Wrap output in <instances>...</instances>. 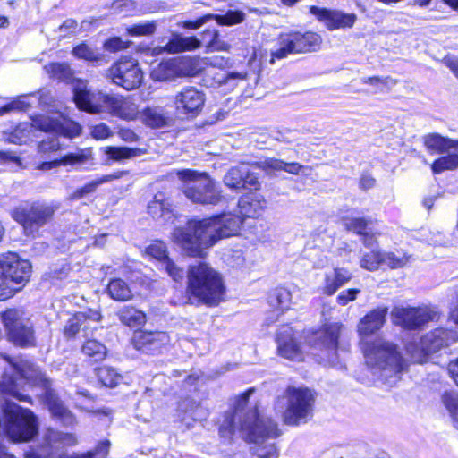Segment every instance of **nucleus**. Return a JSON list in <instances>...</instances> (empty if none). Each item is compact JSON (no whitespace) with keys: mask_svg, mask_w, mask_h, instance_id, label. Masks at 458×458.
<instances>
[{"mask_svg":"<svg viewBox=\"0 0 458 458\" xmlns=\"http://www.w3.org/2000/svg\"><path fill=\"white\" fill-rule=\"evenodd\" d=\"M322 42L320 35L312 31H291L280 35V47L271 54L269 63L275 57L284 58L290 54L310 53L319 49Z\"/></svg>","mask_w":458,"mask_h":458,"instance_id":"13","label":"nucleus"},{"mask_svg":"<svg viewBox=\"0 0 458 458\" xmlns=\"http://www.w3.org/2000/svg\"><path fill=\"white\" fill-rule=\"evenodd\" d=\"M368 225V221L364 218H349L345 219L344 226L349 231H353L354 233L362 235L366 233Z\"/></svg>","mask_w":458,"mask_h":458,"instance_id":"52","label":"nucleus"},{"mask_svg":"<svg viewBox=\"0 0 458 458\" xmlns=\"http://www.w3.org/2000/svg\"><path fill=\"white\" fill-rule=\"evenodd\" d=\"M82 352L94 361L103 360L106 356V348L95 339L87 340L81 347Z\"/></svg>","mask_w":458,"mask_h":458,"instance_id":"39","label":"nucleus"},{"mask_svg":"<svg viewBox=\"0 0 458 458\" xmlns=\"http://www.w3.org/2000/svg\"><path fill=\"white\" fill-rule=\"evenodd\" d=\"M189 302L217 306L225 300V286L221 276L206 263L189 267L187 288Z\"/></svg>","mask_w":458,"mask_h":458,"instance_id":"5","label":"nucleus"},{"mask_svg":"<svg viewBox=\"0 0 458 458\" xmlns=\"http://www.w3.org/2000/svg\"><path fill=\"white\" fill-rule=\"evenodd\" d=\"M342 285L336 281V276L334 272L327 273L325 275V284L323 286V293L327 295H333Z\"/></svg>","mask_w":458,"mask_h":458,"instance_id":"55","label":"nucleus"},{"mask_svg":"<svg viewBox=\"0 0 458 458\" xmlns=\"http://www.w3.org/2000/svg\"><path fill=\"white\" fill-rule=\"evenodd\" d=\"M360 290L358 288L347 289L342 291L337 296V302L343 306L346 305L349 301H354Z\"/></svg>","mask_w":458,"mask_h":458,"instance_id":"57","label":"nucleus"},{"mask_svg":"<svg viewBox=\"0 0 458 458\" xmlns=\"http://www.w3.org/2000/svg\"><path fill=\"white\" fill-rule=\"evenodd\" d=\"M73 100L79 109L93 114L107 112L122 120L132 121L140 114L139 106L131 98L103 91L90 92L81 81L73 87Z\"/></svg>","mask_w":458,"mask_h":458,"instance_id":"3","label":"nucleus"},{"mask_svg":"<svg viewBox=\"0 0 458 458\" xmlns=\"http://www.w3.org/2000/svg\"><path fill=\"white\" fill-rule=\"evenodd\" d=\"M101 318V314L98 310H89L84 312L74 314L64 327V335L67 337H74L77 334L82 333L84 338L93 335L92 322H98Z\"/></svg>","mask_w":458,"mask_h":458,"instance_id":"21","label":"nucleus"},{"mask_svg":"<svg viewBox=\"0 0 458 458\" xmlns=\"http://www.w3.org/2000/svg\"><path fill=\"white\" fill-rule=\"evenodd\" d=\"M213 20L217 24L224 26H232L241 23L245 19V13L242 11L229 10L224 15L213 14Z\"/></svg>","mask_w":458,"mask_h":458,"instance_id":"45","label":"nucleus"},{"mask_svg":"<svg viewBox=\"0 0 458 458\" xmlns=\"http://www.w3.org/2000/svg\"><path fill=\"white\" fill-rule=\"evenodd\" d=\"M391 316L395 325L406 329L417 330L423 328L428 322L438 321L441 311L437 307L431 305L396 306L393 308Z\"/></svg>","mask_w":458,"mask_h":458,"instance_id":"14","label":"nucleus"},{"mask_svg":"<svg viewBox=\"0 0 458 458\" xmlns=\"http://www.w3.org/2000/svg\"><path fill=\"white\" fill-rule=\"evenodd\" d=\"M147 252L152 258L159 260L161 266L163 265V261H165V259H169L167 256L166 246L162 242H157L151 244L147 249Z\"/></svg>","mask_w":458,"mask_h":458,"instance_id":"51","label":"nucleus"},{"mask_svg":"<svg viewBox=\"0 0 458 458\" xmlns=\"http://www.w3.org/2000/svg\"><path fill=\"white\" fill-rule=\"evenodd\" d=\"M170 336L164 331H135L131 343L135 349L148 354L156 355L167 349Z\"/></svg>","mask_w":458,"mask_h":458,"instance_id":"18","label":"nucleus"},{"mask_svg":"<svg viewBox=\"0 0 458 458\" xmlns=\"http://www.w3.org/2000/svg\"><path fill=\"white\" fill-rule=\"evenodd\" d=\"M90 135L99 140L112 137L114 132L107 124L101 123L91 127Z\"/></svg>","mask_w":458,"mask_h":458,"instance_id":"54","label":"nucleus"},{"mask_svg":"<svg viewBox=\"0 0 458 458\" xmlns=\"http://www.w3.org/2000/svg\"><path fill=\"white\" fill-rule=\"evenodd\" d=\"M174 60L178 77H192L203 69L202 60L198 57H182Z\"/></svg>","mask_w":458,"mask_h":458,"instance_id":"31","label":"nucleus"},{"mask_svg":"<svg viewBox=\"0 0 458 458\" xmlns=\"http://www.w3.org/2000/svg\"><path fill=\"white\" fill-rule=\"evenodd\" d=\"M363 352L366 365L377 380L389 386L400 380L406 364L394 344L378 338L367 343Z\"/></svg>","mask_w":458,"mask_h":458,"instance_id":"4","label":"nucleus"},{"mask_svg":"<svg viewBox=\"0 0 458 458\" xmlns=\"http://www.w3.org/2000/svg\"><path fill=\"white\" fill-rule=\"evenodd\" d=\"M107 292L110 297L115 301H124L132 298V293L127 283L120 278L109 282Z\"/></svg>","mask_w":458,"mask_h":458,"instance_id":"36","label":"nucleus"},{"mask_svg":"<svg viewBox=\"0 0 458 458\" xmlns=\"http://www.w3.org/2000/svg\"><path fill=\"white\" fill-rule=\"evenodd\" d=\"M258 177L250 174L245 165L231 168L224 177L225 184L233 190L247 188V185H255Z\"/></svg>","mask_w":458,"mask_h":458,"instance_id":"28","label":"nucleus"},{"mask_svg":"<svg viewBox=\"0 0 458 458\" xmlns=\"http://www.w3.org/2000/svg\"><path fill=\"white\" fill-rule=\"evenodd\" d=\"M202 60V65L207 64L212 67L223 69L227 65L228 60L222 56L206 57Z\"/></svg>","mask_w":458,"mask_h":458,"instance_id":"61","label":"nucleus"},{"mask_svg":"<svg viewBox=\"0 0 458 458\" xmlns=\"http://www.w3.org/2000/svg\"><path fill=\"white\" fill-rule=\"evenodd\" d=\"M42 448L40 450H30L24 454L25 458H106L109 453L110 442L104 440L90 451L69 454L62 452L56 454L54 450L64 447L75 446L78 439L72 433H64L53 428H47L42 436Z\"/></svg>","mask_w":458,"mask_h":458,"instance_id":"6","label":"nucleus"},{"mask_svg":"<svg viewBox=\"0 0 458 458\" xmlns=\"http://www.w3.org/2000/svg\"><path fill=\"white\" fill-rule=\"evenodd\" d=\"M106 75L114 84L126 90L138 89L143 81L141 69L138 63L131 58L120 59L106 71Z\"/></svg>","mask_w":458,"mask_h":458,"instance_id":"17","label":"nucleus"},{"mask_svg":"<svg viewBox=\"0 0 458 458\" xmlns=\"http://www.w3.org/2000/svg\"><path fill=\"white\" fill-rule=\"evenodd\" d=\"M4 416L5 433L13 442H29L38 435V419L30 410L7 403Z\"/></svg>","mask_w":458,"mask_h":458,"instance_id":"8","label":"nucleus"},{"mask_svg":"<svg viewBox=\"0 0 458 458\" xmlns=\"http://www.w3.org/2000/svg\"><path fill=\"white\" fill-rule=\"evenodd\" d=\"M259 458H277V451L275 443L265 442L268 440H275L277 438L281 432L278 428L277 423L267 417H259Z\"/></svg>","mask_w":458,"mask_h":458,"instance_id":"22","label":"nucleus"},{"mask_svg":"<svg viewBox=\"0 0 458 458\" xmlns=\"http://www.w3.org/2000/svg\"><path fill=\"white\" fill-rule=\"evenodd\" d=\"M277 351L280 356L290 360H302V352L293 338L290 327H283L276 336Z\"/></svg>","mask_w":458,"mask_h":458,"instance_id":"25","label":"nucleus"},{"mask_svg":"<svg viewBox=\"0 0 458 458\" xmlns=\"http://www.w3.org/2000/svg\"><path fill=\"white\" fill-rule=\"evenodd\" d=\"M128 47V42L122 40L119 37H114L104 43V48L109 52H117Z\"/></svg>","mask_w":458,"mask_h":458,"instance_id":"56","label":"nucleus"},{"mask_svg":"<svg viewBox=\"0 0 458 458\" xmlns=\"http://www.w3.org/2000/svg\"><path fill=\"white\" fill-rule=\"evenodd\" d=\"M61 148V144L58 139L55 136L48 137L40 141L38 149V153L42 155H49L52 152H56Z\"/></svg>","mask_w":458,"mask_h":458,"instance_id":"50","label":"nucleus"},{"mask_svg":"<svg viewBox=\"0 0 458 458\" xmlns=\"http://www.w3.org/2000/svg\"><path fill=\"white\" fill-rule=\"evenodd\" d=\"M98 377L105 386L114 387L121 380V376L110 367H102L98 369Z\"/></svg>","mask_w":458,"mask_h":458,"instance_id":"46","label":"nucleus"},{"mask_svg":"<svg viewBox=\"0 0 458 458\" xmlns=\"http://www.w3.org/2000/svg\"><path fill=\"white\" fill-rule=\"evenodd\" d=\"M91 156L89 149H80L76 152L69 153L61 159H55L48 162H42L37 168L39 170H50L61 165H82L85 164Z\"/></svg>","mask_w":458,"mask_h":458,"instance_id":"30","label":"nucleus"},{"mask_svg":"<svg viewBox=\"0 0 458 458\" xmlns=\"http://www.w3.org/2000/svg\"><path fill=\"white\" fill-rule=\"evenodd\" d=\"M443 403L452 419L458 424V394L446 393L443 395Z\"/></svg>","mask_w":458,"mask_h":458,"instance_id":"49","label":"nucleus"},{"mask_svg":"<svg viewBox=\"0 0 458 458\" xmlns=\"http://www.w3.org/2000/svg\"><path fill=\"white\" fill-rule=\"evenodd\" d=\"M444 156L437 159L431 165L432 171L436 174L442 173L445 170H454L458 167V150L447 149Z\"/></svg>","mask_w":458,"mask_h":458,"instance_id":"37","label":"nucleus"},{"mask_svg":"<svg viewBox=\"0 0 458 458\" xmlns=\"http://www.w3.org/2000/svg\"><path fill=\"white\" fill-rule=\"evenodd\" d=\"M151 77L155 81H164L178 77L175 70L174 60H168L160 63L151 72Z\"/></svg>","mask_w":458,"mask_h":458,"instance_id":"38","label":"nucleus"},{"mask_svg":"<svg viewBox=\"0 0 458 458\" xmlns=\"http://www.w3.org/2000/svg\"><path fill=\"white\" fill-rule=\"evenodd\" d=\"M72 54L80 58L89 62H94L98 64L106 63V57L103 54L94 50L88 45L82 43L75 47L72 50Z\"/></svg>","mask_w":458,"mask_h":458,"instance_id":"41","label":"nucleus"},{"mask_svg":"<svg viewBox=\"0 0 458 458\" xmlns=\"http://www.w3.org/2000/svg\"><path fill=\"white\" fill-rule=\"evenodd\" d=\"M161 267L167 272L169 276H171L174 281H180L184 276L183 269L179 267L170 259H165V261H163V265Z\"/></svg>","mask_w":458,"mask_h":458,"instance_id":"53","label":"nucleus"},{"mask_svg":"<svg viewBox=\"0 0 458 458\" xmlns=\"http://www.w3.org/2000/svg\"><path fill=\"white\" fill-rule=\"evenodd\" d=\"M36 125L42 131L55 132L67 138H74L81 134V126L75 122L42 116L36 122Z\"/></svg>","mask_w":458,"mask_h":458,"instance_id":"24","label":"nucleus"},{"mask_svg":"<svg viewBox=\"0 0 458 458\" xmlns=\"http://www.w3.org/2000/svg\"><path fill=\"white\" fill-rule=\"evenodd\" d=\"M213 13L205 14L196 21H187L182 23V27L188 30H197L213 20Z\"/></svg>","mask_w":458,"mask_h":458,"instance_id":"58","label":"nucleus"},{"mask_svg":"<svg viewBox=\"0 0 458 458\" xmlns=\"http://www.w3.org/2000/svg\"><path fill=\"white\" fill-rule=\"evenodd\" d=\"M449 319L458 325V287L454 291V296L449 310Z\"/></svg>","mask_w":458,"mask_h":458,"instance_id":"64","label":"nucleus"},{"mask_svg":"<svg viewBox=\"0 0 458 458\" xmlns=\"http://www.w3.org/2000/svg\"><path fill=\"white\" fill-rule=\"evenodd\" d=\"M31 264L16 253H8L0 260V300H6L21 291L29 282Z\"/></svg>","mask_w":458,"mask_h":458,"instance_id":"7","label":"nucleus"},{"mask_svg":"<svg viewBox=\"0 0 458 458\" xmlns=\"http://www.w3.org/2000/svg\"><path fill=\"white\" fill-rule=\"evenodd\" d=\"M3 358L10 363V368L5 370L0 381V394L21 402L31 403L30 397L21 391L23 388L22 385L26 383L38 386L44 391L41 395L51 414L64 424L73 422L71 411L51 389L50 380L38 367L28 360L14 362L9 356L3 355Z\"/></svg>","mask_w":458,"mask_h":458,"instance_id":"1","label":"nucleus"},{"mask_svg":"<svg viewBox=\"0 0 458 458\" xmlns=\"http://www.w3.org/2000/svg\"><path fill=\"white\" fill-rule=\"evenodd\" d=\"M255 389L250 388L247 392L237 396L233 403V415L232 416L229 426L234 428L236 425L242 434V438L247 442L256 443L258 440L257 421H258V405L255 403L250 410L246 411L250 395L254 394Z\"/></svg>","mask_w":458,"mask_h":458,"instance_id":"12","label":"nucleus"},{"mask_svg":"<svg viewBox=\"0 0 458 458\" xmlns=\"http://www.w3.org/2000/svg\"><path fill=\"white\" fill-rule=\"evenodd\" d=\"M119 320L129 327H137L146 323V315L143 311L132 307L123 306L118 312Z\"/></svg>","mask_w":458,"mask_h":458,"instance_id":"32","label":"nucleus"},{"mask_svg":"<svg viewBox=\"0 0 458 458\" xmlns=\"http://www.w3.org/2000/svg\"><path fill=\"white\" fill-rule=\"evenodd\" d=\"M244 223L236 216L225 214L190 220L184 226L176 227L172 238L189 256L202 257L204 250L219 240L236 235Z\"/></svg>","mask_w":458,"mask_h":458,"instance_id":"2","label":"nucleus"},{"mask_svg":"<svg viewBox=\"0 0 458 458\" xmlns=\"http://www.w3.org/2000/svg\"><path fill=\"white\" fill-rule=\"evenodd\" d=\"M284 167V161L276 158H266L264 161L259 162V168L264 170L271 169L276 171H282Z\"/></svg>","mask_w":458,"mask_h":458,"instance_id":"59","label":"nucleus"},{"mask_svg":"<svg viewBox=\"0 0 458 458\" xmlns=\"http://www.w3.org/2000/svg\"><path fill=\"white\" fill-rule=\"evenodd\" d=\"M47 72L54 79L67 81L72 78V71L65 63H52L45 66Z\"/></svg>","mask_w":458,"mask_h":458,"instance_id":"42","label":"nucleus"},{"mask_svg":"<svg viewBox=\"0 0 458 458\" xmlns=\"http://www.w3.org/2000/svg\"><path fill=\"white\" fill-rule=\"evenodd\" d=\"M383 253L377 249L369 252H363L360 260L362 268L369 271L377 270L380 264H383Z\"/></svg>","mask_w":458,"mask_h":458,"instance_id":"43","label":"nucleus"},{"mask_svg":"<svg viewBox=\"0 0 458 458\" xmlns=\"http://www.w3.org/2000/svg\"><path fill=\"white\" fill-rule=\"evenodd\" d=\"M457 340V331L444 327H437L427 333L420 339V350L414 351L413 346L409 345L407 347V351L411 352L415 362L422 363L428 355L437 352L444 347L449 346Z\"/></svg>","mask_w":458,"mask_h":458,"instance_id":"15","label":"nucleus"},{"mask_svg":"<svg viewBox=\"0 0 458 458\" xmlns=\"http://www.w3.org/2000/svg\"><path fill=\"white\" fill-rule=\"evenodd\" d=\"M157 26V21H148L127 27L126 32L131 37H148L156 32Z\"/></svg>","mask_w":458,"mask_h":458,"instance_id":"44","label":"nucleus"},{"mask_svg":"<svg viewBox=\"0 0 458 458\" xmlns=\"http://www.w3.org/2000/svg\"><path fill=\"white\" fill-rule=\"evenodd\" d=\"M278 402H285L283 420L286 425L297 426L306 423L312 417L315 397L308 388L289 387L285 396Z\"/></svg>","mask_w":458,"mask_h":458,"instance_id":"11","label":"nucleus"},{"mask_svg":"<svg viewBox=\"0 0 458 458\" xmlns=\"http://www.w3.org/2000/svg\"><path fill=\"white\" fill-rule=\"evenodd\" d=\"M201 42L205 43L208 52H229L231 45L220 38L217 30L208 29L201 33Z\"/></svg>","mask_w":458,"mask_h":458,"instance_id":"33","label":"nucleus"},{"mask_svg":"<svg viewBox=\"0 0 458 458\" xmlns=\"http://www.w3.org/2000/svg\"><path fill=\"white\" fill-rule=\"evenodd\" d=\"M176 110L183 114H198L205 102L204 94L195 87H184L174 98Z\"/></svg>","mask_w":458,"mask_h":458,"instance_id":"23","label":"nucleus"},{"mask_svg":"<svg viewBox=\"0 0 458 458\" xmlns=\"http://www.w3.org/2000/svg\"><path fill=\"white\" fill-rule=\"evenodd\" d=\"M148 214L161 223H169L174 220V213L170 200L165 193L157 192L148 205Z\"/></svg>","mask_w":458,"mask_h":458,"instance_id":"27","label":"nucleus"},{"mask_svg":"<svg viewBox=\"0 0 458 458\" xmlns=\"http://www.w3.org/2000/svg\"><path fill=\"white\" fill-rule=\"evenodd\" d=\"M387 313L386 307H377L365 315L358 324L360 335L368 336L379 330L386 322Z\"/></svg>","mask_w":458,"mask_h":458,"instance_id":"26","label":"nucleus"},{"mask_svg":"<svg viewBox=\"0 0 458 458\" xmlns=\"http://www.w3.org/2000/svg\"><path fill=\"white\" fill-rule=\"evenodd\" d=\"M333 272L336 276V281H338L342 286L348 283L352 277V273L344 267H335Z\"/></svg>","mask_w":458,"mask_h":458,"instance_id":"62","label":"nucleus"},{"mask_svg":"<svg viewBox=\"0 0 458 458\" xmlns=\"http://www.w3.org/2000/svg\"><path fill=\"white\" fill-rule=\"evenodd\" d=\"M117 134L125 142L132 143L139 140V136L129 128H120Z\"/></svg>","mask_w":458,"mask_h":458,"instance_id":"63","label":"nucleus"},{"mask_svg":"<svg viewBox=\"0 0 458 458\" xmlns=\"http://www.w3.org/2000/svg\"><path fill=\"white\" fill-rule=\"evenodd\" d=\"M202 46L200 39L196 37H184L179 34H175L172 38L162 47L155 48L154 51L157 53L168 52V53H180L183 51H192L199 48Z\"/></svg>","mask_w":458,"mask_h":458,"instance_id":"29","label":"nucleus"},{"mask_svg":"<svg viewBox=\"0 0 458 458\" xmlns=\"http://www.w3.org/2000/svg\"><path fill=\"white\" fill-rule=\"evenodd\" d=\"M146 124L153 128H159L165 124V118L162 113L156 108H147L144 113Z\"/></svg>","mask_w":458,"mask_h":458,"instance_id":"48","label":"nucleus"},{"mask_svg":"<svg viewBox=\"0 0 458 458\" xmlns=\"http://www.w3.org/2000/svg\"><path fill=\"white\" fill-rule=\"evenodd\" d=\"M425 146L431 150L445 153L447 149L458 150V140L444 138L439 134H429L424 139Z\"/></svg>","mask_w":458,"mask_h":458,"instance_id":"34","label":"nucleus"},{"mask_svg":"<svg viewBox=\"0 0 458 458\" xmlns=\"http://www.w3.org/2000/svg\"><path fill=\"white\" fill-rule=\"evenodd\" d=\"M383 263L390 268H399L405 266L409 261V256L402 251L383 253Z\"/></svg>","mask_w":458,"mask_h":458,"instance_id":"47","label":"nucleus"},{"mask_svg":"<svg viewBox=\"0 0 458 458\" xmlns=\"http://www.w3.org/2000/svg\"><path fill=\"white\" fill-rule=\"evenodd\" d=\"M58 208L55 203L38 200L28 207L15 208L11 216L22 226L27 236L35 238L39 229L53 219Z\"/></svg>","mask_w":458,"mask_h":458,"instance_id":"9","label":"nucleus"},{"mask_svg":"<svg viewBox=\"0 0 458 458\" xmlns=\"http://www.w3.org/2000/svg\"><path fill=\"white\" fill-rule=\"evenodd\" d=\"M177 175L183 182L182 190L185 196L192 202L215 205L220 201V192L206 174L184 169L178 171Z\"/></svg>","mask_w":458,"mask_h":458,"instance_id":"10","label":"nucleus"},{"mask_svg":"<svg viewBox=\"0 0 458 458\" xmlns=\"http://www.w3.org/2000/svg\"><path fill=\"white\" fill-rule=\"evenodd\" d=\"M2 322L8 338L19 346L34 344V332L30 321L24 318V312L17 309H9L1 314Z\"/></svg>","mask_w":458,"mask_h":458,"instance_id":"16","label":"nucleus"},{"mask_svg":"<svg viewBox=\"0 0 458 458\" xmlns=\"http://www.w3.org/2000/svg\"><path fill=\"white\" fill-rule=\"evenodd\" d=\"M105 153L110 160L121 162L139 157L144 154L145 151L140 148L108 146L105 148Z\"/></svg>","mask_w":458,"mask_h":458,"instance_id":"35","label":"nucleus"},{"mask_svg":"<svg viewBox=\"0 0 458 458\" xmlns=\"http://www.w3.org/2000/svg\"><path fill=\"white\" fill-rule=\"evenodd\" d=\"M340 329L339 324L333 323L325 326L316 335L315 345L322 352L318 355L330 365H335L338 362L337 345Z\"/></svg>","mask_w":458,"mask_h":458,"instance_id":"19","label":"nucleus"},{"mask_svg":"<svg viewBox=\"0 0 458 458\" xmlns=\"http://www.w3.org/2000/svg\"><path fill=\"white\" fill-rule=\"evenodd\" d=\"M268 302L273 308L286 310L291 302V293L286 288H276L269 293Z\"/></svg>","mask_w":458,"mask_h":458,"instance_id":"40","label":"nucleus"},{"mask_svg":"<svg viewBox=\"0 0 458 458\" xmlns=\"http://www.w3.org/2000/svg\"><path fill=\"white\" fill-rule=\"evenodd\" d=\"M102 184L101 182H98V180L91 182L83 187L78 189L75 191V192L72 195V199H80L82 198L84 195L91 193L96 191L97 187Z\"/></svg>","mask_w":458,"mask_h":458,"instance_id":"60","label":"nucleus"},{"mask_svg":"<svg viewBox=\"0 0 458 458\" xmlns=\"http://www.w3.org/2000/svg\"><path fill=\"white\" fill-rule=\"evenodd\" d=\"M310 10L329 30L352 28L357 20L356 14L344 13L339 10L318 6H311Z\"/></svg>","mask_w":458,"mask_h":458,"instance_id":"20","label":"nucleus"}]
</instances>
